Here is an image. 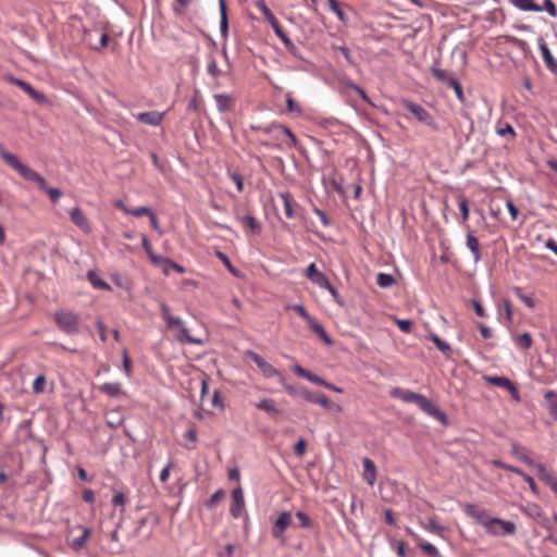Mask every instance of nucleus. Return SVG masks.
I'll use <instances>...</instances> for the list:
<instances>
[{
	"label": "nucleus",
	"mask_w": 557,
	"mask_h": 557,
	"mask_svg": "<svg viewBox=\"0 0 557 557\" xmlns=\"http://www.w3.org/2000/svg\"><path fill=\"white\" fill-rule=\"evenodd\" d=\"M237 219L243 223V225L248 227L251 231V233L260 234L262 232L261 224L257 221V219L253 215L247 214L245 216H237Z\"/></svg>",
	"instance_id": "cd10ccee"
},
{
	"label": "nucleus",
	"mask_w": 557,
	"mask_h": 557,
	"mask_svg": "<svg viewBox=\"0 0 557 557\" xmlns=\"http://www.w3.org/2000/svg\"><path fill=\"white\" fill-rule=\"evenodd\" d=\"M87 277H88L90 284L95 288L106 289V290H110L111 289L110 285L104 280L100 278L95 271H89L88 274H87Z\"/></svg>",
	"instance_id": "4c0bfd02"
},
{
	"label": "nucleus",
	"mask_w": 557,
	"mask_h": 557,
	"mask_svg": "<svg viewBox=\"0 0 557 557\" xmlns=\"http://www.w3.org/2000/svg\"><path fill=\"white\" fill-rule=\"evenodd\" d=\"M395 283H396V280L392 274L381 272L376 276V284L381 288H388V287L393 286Z\"/></svg>",
	"instance_id": "37998d69"
},
{
	"label": "nucleus",
	"mask_w": 557,
	"mask_h": 557,
	"mask_svg": "<svg viewBox=\"0 0 557 557\" xmlns=\"http://www.w3.org/2000/svg\"><path fill=\"white\" fill-rule=\"evenodd\" d=\"M363 480L369 484L373 485L376 481V467L370 458H363Z\"/></svg>",
	"instance_id": "aec40b11"
},
{
	"label": "nucleus",
	"mask_w": 557,
	"mask_h": 557,
	"mask_svg": "<svg viewBox=\"0 0 557 557\" xmlns=\"http://www.w3.org/2000/svg\"><path fill=\"white\" fill-rule=\"evenodd\" d=\"M207 72L215 81L222 75V71L219 69L216 59L212 53L208 57ZM216 85L219 86V82H216Z\"/></svg>",
	"instance_id": "2f4dec72"
},
{
	"label": "nucleus",
	"mask_w": 557,
	"mask_h": 557,
	"mask_svg": "<svg viewBox=\"0 0 557 557\" xmlns=\"http://www.w3.org/2000/svg\"><path fill=\"white\" fill-rule=\"evenodd\" d=\"M292 370H293V372L297 376L304 377V379L308 380L309 382H311L313 384H317L319 386H323L324 385L325 380L323 377H321L318 374H315V373H313V372L302 368L299 364H295L292 368Z\"/></svg>",
	"instance_id": "dca6fc26"
},
{
	"label": "nucleus",
	"mask_w": 557,
	"mask_h": 557,
	"mask_svg": "<svg viewBox=\"0 0 557 557\" xmlns=\"http://www.w3.org/2000/svg\"><path fill=\"white\" fill-rule=\"evenodd\" d=\"M536 469L537 476L541 481H543L547 486L553 490L557 485V479L555 474L547 470L545 465L543 463H536L533 466Z\"/></svg>",
	"instance_id": "2eb2a0df"
},
{
	"label": "nucleus",
	"mask_w": 557,
	"mask_h": 557,
	"mask_svg": "<svg viewBox=\"0 0 557 557\" xmlns=\"http://www.w3.org/2000/svg\"><path fill=\"white\" fill-rule=\"evenodd\" d=\"M164 117V112L159 111H148L141 112L136 115V119L147 125L158 126L161 124Z\"/></svg>",
	"instance_id": "4468645a"
},
{
	"label": "nucleus",
	"mask_w": 557,
	"mask_h": 557,
	"mask_svg": "<svg viewBox=\"0 0 557 557\" xmlns=\"http://www.w3.org/2000/svg\"><path fill=\"white\" fill-rule=\"evenodd\" d=\"M0 157L2 160L10 165L13 170H15L21 177L26 181L36 183L39 188L45 187V177L41 176L38 172L22 163L18 158L9 151H7L3 146H0Z\"/></svg>",
	"instance_id": "f03ea898"
},
{
	"label": "nucleus",
	"mask_w": 557,
	"mask_h": 557,
	"mask_svg": "<svg viewBox=\"0 0 557 557\" xmlns=\"http://www.w3.org/2000/svg\"><path fill=\"white\" fill-rule=\"evenodd\" d=\"M539 48L541 50V53H542V57H543V60H544V63H545L546 67L552 73L557 75V61L554 59V57H553L548 46L546 45V42L544 41L543 38H541L539 40Z\"/></svg>",
	"instance_id": "ddd939ff"
},
{
	"label": "nucleus",
	"mask_w": 557,
	"mask_h": 557,
	"mask_svg": "<svg viewBox=\"0 0 557 557\" xmlns=\"http://www.w3.org/2000/svg\"><path fill=\"white\" fill-rule=\"evenodd\" d=\"M54 322L58 329L67 335L79 333V315L73 311H55Z\"/></svg>",
	"instance_id": "20e7f679"
},
{
	"label": "nucleus",
	"mask_w": 557,
	"mask_h": 557,
	"mask_svg": "<svg viewBox=\"0 0 557 557\" xmlns=\"http://www.w3.org/2000/svg\"><path fill=\"white\" fill-rule=\"evenodd\" d=\"M307 441L304 437H300L294 446V453L297 457H302L307 449Z\"/></svg>",
	"instance_id": "0e129e2a"
},
{
	"label": "nucleus",
	"mask_w": 557,
	"mask_h": 557,
	"mask_svg": "<svg viewBox=\"0 0 557 557\" xmlns=\"http://www.w3.org/2000/svg\"><path fill=\"white\" fill-rule=\"evenodd\" d=\"M140 237H141V246L144 248V250L146 251L148 258L150 259V261L153 263V264H159V262H161L163 260V257L162 256H158L156 255L153 251H152V247L147 238V236L145 234H140Z\"/></svg>",
	"instance_id": "7c9ffc66"
},
{
	"label": "nucleus",
	"mask_w": 557,
	"mask_h": 557,
	"mask_svg": "<svg viewBox=\"0 0 557 557\" xmlns=\"http://www.w3.org/2000/svg\"><path fill=\"white\" fill-rule=\"evenodd\" d=\"M47 384V379L45 374H39L35 377L33 382V393L40 394L45 392Z\"/></svg>",
	"instance_id": "5fc2aeb1"
},
{
	"label": "nucleus",
	"mask_w": 557,
	"mask_h": 557,
	"mask_svg": "<svg viewBox=\"0 0 557 557\" xmlns=\"http://www.w3.org/2000/svg\"><path fill=\"white\" fill-rule=\"evenodd\" d=\"M401 107L420 123L429 126L433 131H438V125L434 116L421 104L416 103L409 99H403Z\"/></svg>",
	"instance_id": "39448f33"
},
{
	"label": "nucleus",
	"mask_w": 557,
	"mask_h": 557,
	"mask_svg": "<svg viewBox=\"0 0 557 557\" xmlns=\"http://www.w3.org/2000/svg\"><path fill=\"white\" fill-rule=\"evenodd\" d=\"M296 518L299 520V527L302 529H310L312 527L311 518L304 511H297Z\"/></svg>",
	"instance_id": "052dcab7"
},
{
	"label": "nucleus",
	"mask_w": 557,
	"mask_h": 557,
	"mask_svg": "<svg viewBox=\"0 0 557 557\" xmlns=\"http://www.w3.org/2000/svg\"><path fill=\"white\" fill-rule=\"evenodd\" d=\"M484 380L490 385L503 387V388L507 389L515 400H517V401L520 400V394H519L517 386L508 377L498 376V375H485Z\"/></svg>",
	"instance_id": "1a4fd4ad"
},
{
	"label": "nucleus",
	"mask_w": 557,
	"mask_h": 557,
	"mask_svg": "<svg viewBox=\"0 0 557 557\" xmlns=\"http://www.w3.org/2000/svg\"><path fill=\"white\" fill-rule=\"evenodd\" d=\"M259 369L262 372V374L268 379L273 377L275 375H277L280 379H281V376H283L281 374V372L276 368H274L271 363H269L268 361H265V363L261 364V367Z\"/></svg>",
	"instance_id": "6e6d98bb"
},
{
	"label": "nucleus",
	"mask_w": 557,
	"mask_h": 557,
	"mask_svg": "<svg viewBox=\"0 0 557 557\" xmlns=\"http://www.w3.org/2000/svg\"><path fill=\"white\" fill-rule=\"evenodd\" d=\"M466 244L473 256L474 262L480 261L482 256L479 239L472 233L469 232L466 237Z\"/></svg>",
	"instance_id": "393cba45"
},
{
	"label": "nucleus",
	"mask_w": 557,
	"mask_h": 557,
	"mask_svg": "<svg viewBox=\"0 0 557 557\" xmlns=\"http://www.w3.org/2000/svg\"><path fill=\"white\" fill-rule=\"evenodd\" d=\"M418 546L422 549L424 554L430 557H442L438 549L431 543L423 541L422 539L416 536Z\"/></svg>",
	"instance_id": "c9c22d12"
},
{
	"label": "nucleus",
	"mask_w": 557,
	"mask_h": 557,
	"mask_svg": "<svg viewBox=\"0 0 557 557\" xmlns=\"http://www.w3.org/2000/svg\"><path fill=\"white\" fill-rule=\"evenodd\" d=\"M431 73L437 82H440L448 87H449V81L456 79V77L454 75L449 74L447 71L442 70L435 65H433L431 67Z\"/></svg>",
	"instance_id": "c85d7f7f"
},
{
	"label": "nucleus",
	"mask_w": 557,
	"mask_h": 557,
	"mask_svg": "<svg viewBox=\"0 0 557 557\" xmlns=\"http://www.w3.org/2000/svg\"><path fill=\"white\" fill-rule=\"evenodd\" d=\"M463 510L466 515L472 518L478 524L483 525L486 532L488 529H493V527L497 524H503L506 532H512V521L503 520L500 518H493L490 516L486 509L475 504H466Z\"/></svg>",
	"instance_id": "f257e3e1"
},
{
	"label": "nucleus",
	"mask_w": 557,
	"mask_h": 557,
	"mask_svg": "<svg viewBox=\"0 0 557 557\" xmlns=\"http://www.w3.org/2000/svg\"><path fill=\"white\" fill-rule=\"evenodd\" d=\"M280 197L284 203V212L287 219H294L296 216L295 210L293 208V198L289 193L284 191L280 194Z\"/></svg>",
	"instance_id": "72a5a7b5"
},
{
	"label": "nucleus",
	"mask_w": 557,
	"mask_h": 557,
	"mask_svg": "<svg viewBox=\"0 0 557 557\" xmlns=\"http://www.w3.org/2000/svg\"><path fill=\"white\" fill-rule=\"evenodd\" d=\"M391 395L395 398L401 399L404 403H414L416 404L421 394L409 391V389L395 387L391 392Z\"/></svg>",
	"instance_id": "412c9836"
},
{
	"label": "nucleus",
	"mask_w": 557,
	"mask_h": 557,
	"mask_svg": "<svg viewBox=\"0 0 557 557\" xmlns=\"http://www.w3.org/2000/svg\"><path fill=\"white\" fill-rule=\"evenodd\" d=\"M89 535H90V530L88 528H84L82 535L73 540L72 548L74 550H81L86 545V542H87V539L89 537Z\"/></svg>",
	"instance_id": "a18cd8bd"
},
{
	"label": "nucleus",
	"mask_w": 557,
	"mask_h": 557,
	"mask_svg": "<svg viewBox=\"0 0 557 557\" xmlns=\"http://www.w3.org/2000/svg\"><path fill=\"white\" fill-rule=\"evenodd\" d=\"M331 49L334 51H339L348 64L356 65V61L352 58L350 50L346 46H338V45L333 44L331 46Z\"/></svg>",
	"instance_id": "864d4df0"
},
{
	"label": "nucleus",
	"mask_w": 557,
	"mask_h": 557,
	"mask_svg": "<svg viewBox=\"0 0 557 557\" xmlns=\"http://www.w3.org/2000/svg\"><path fill=\"white\" fill-rule=\"evenodd\" d=\"M158 265L162 267L163 272L165 274H169L170 270H174V271H176L180 274L185 273V268L183 265L174 262L173 260H171V259H169L166 257H163V260L161 262H159Z\"/></svg>",
	"instance_id": "473e14b6"
},
{
	"label": "nucleus",
	"mask_w": 557,
	"mask_h": 557,
	"mask_svg": "<svg viewBox=\"0 0 557 557\" xmlns=\"http://www.w3.org/2000/svg\"><path fill=\"white\" fill-rule=\"evenodd\" d=\"M292 309L299 315L306 322L307 324L312 321L314 318H312L308 311L306 310V308L300 305V304H295Z\"/></svg>",
	"instance_id": "680f3d73"
},
{
	"label": "nucleus",
	"mask_w": 557,
	"mask_h": 557,
	"mask_svg": "<svg viewBox=\"0 0 557 557\" xmlns=\"http://www.w3.org/2000/svg\"><path fill=\"white\" fill-rule=\"evenodd\" d=\"M228 177L235 183L237 191L244 190V177L237 172H228Z\"/></svg>",
	"instance_id": "69168bd1"
},
{
	"label": "nucleus",
	"mask_w": 557,
	"mask_h": 557,
	"mask_svg": "<svg viewBox=\"0 0 557 557\" xmlns=\"http://www.w3.org/2000/svg\"><path fill=\"white\" fill-rule=\"evenodd\" d=\"M39 189L42 190L44 193L48 194L50 197V200L53 203H57L59 201V199L61 198V196L63 195V193L60 188L50 187L46 180H45V187L39 188Z\"/></svg>",
	"instance_id": "49530a36"
},
{
	"label": "nucleus",
	"mask_w": 557,
	"mask_h": 557,
	"mask_svg": "<svg viewBox=\"0 0 557 557\" xmlns=\"http://www.w3.org/2000/svg\"><path fill=\"white\" fill-rule=\"evenodd\" d=\"M327 3H329V7H330L331 11L336 14L337 18L341 22L346 24L348 22V16L342 10L338 1L337 0H327Z\"/></svg>",
	"instance_id": "c03bdc74"
},
{
	"label": "nucleus",
	"mask_w": 557,
	"mask_h": 557,
	"mask_svg": "<svg viewBox=\"0 0 557 557\" xmlns=\"http://www.w3.org/2000/svg\"><path fill=\"white\" fill-rule=\"evenodd\" d=\"M308 326L310 327V330L317 334L320 339L327 346H332L334 344V341L331 338V336L326 333L324 326L319 323L315 319H313L312 321H310L308 323Z\"/></svg>",
	"instance_id": "5701e85b"
},
{
	"label": "nucleus",
	"mask_w": 557,
	"mask_h": 557,
	"mask_svg": "<svg viewBox=\"0 0 557 557\" xmlns=\"http://www.w3.org/2000/svg\"><path fill=\"white\" fill-rule=\"evenodd\" d=\"M177 341L181 343H188V344H202V341L200 338H196L191 335H189L188 329L183 324L180 327V334L177 335Z\"/></svg>",
	"instance_id": "e433bc0d"
},
{
	"label": "nucleus",
	"mask_w": 557,
	"mask_h": 557,
	"mask_svg": "<svg viewBox=\"0 0 557 557\" xmlns=\"http://www.w3.org/2000/svg\"><path fill=\"white\" fill-rule=\"evenodd\" d=\"M292 524V515L288 511H283L280 513L277 519L274 521L272 527V536L274 539H280L283 536L285 530Z\"/></svg>",
	"instance_id": "9b49d317"
},
{
	"label": "nucleus",
	"mask_w": 557,
	"mask_h": 557,
	"mask_svg": "<svg viewBox=\"0 0 557 557\" xmlns=\"http://www.w3.org/2000/svg\"><path fill=\"white\" fill-rule=\"evenodd\" d=\"M245 507L244 492L240 486L235 487L232 491V504L230 507V513L233 518L237 519L242 516Z\"/></svg>",
	"instance_id": "9d476101"
},
{
	"label": "nucleus",
	"mask_w": 557,
	"mask_h": 557,
	"mask_svg": "<svg viewBox=\"0 0 557 557\" xmlns=\"http://www.w3.org/2000/svg\"><path fill=\"white\" fill-rule=\"evenodd\" d=\"M278 131L287 137L286 146L289 148H297L298 140L292 129L283 124H281Z\"/></svg>",
	"instance_id": "a19ab883"
},
{
	"label": "nucleus",
	"mask_w": 557,
	"mask_h": 557,
	"mask_svg": "<svg viewBox=\"0 0 557 557\" xmlns=\"http://www.w3.org/2000/svg\"><path fill=\"white\" fill-rule=\"evenodd\" d=\"M7 81L11 84L20 87L23 91H25L33 100H35L39 104L48 103V98L45 94L36 90L29 83L26 81L16 78L12 75L7 76Z\"/></svg>",
	"instance_id": "6e6552de"
},
{
	"label": "nucleus",
	"mask_w": 557,
	"mask_h": 557,
	"mask_svg": "<svg viewBox=\"0 0 557 557\" xmlns=\"http://www.w3.org/2000/svg\"><path fill=\"white\" fill-rule=\"evenodd\" d=\"M224 496H225L224 490L219 488L206 502V507L209 509L216 507L220 504V502L224 498Z\"/></svg>",
	"instance_id": "de8ad7c7"
},
{
	"label": "nucleus",
	"mask_w": 557,
	"mask_h": 557,
	"mask_svg": "<svg viewBox=\"0 0 557 557\" xmlns=\"http://www.w3.org/2000/svg\"><path fill=\"white\" fill-rule=\"evenodd\" d=\"M512 5L518 8L521 11H534L541 12V8L533 0H509Z\"/></svg>",
	"instance_id": "c756f323"
},
{
	"label": "nucleus",
	"mask_w": 557,
	"mask_h": 557,
	"mask_svg": "<svg viewBox=\"0 0 557 557\" xmlns=\"http://www.w3.org/2000/svg\"><path fill=\"white\" fill-rule=\"evenodd\" d=\"M302 399L311 404L320 405L323 408L337 413L343 410L342 406L331 401L326 395L312 392L309 388L307 391H302Z\"/></svg>",
	"instance_id": "0eeeda50"
},
{
	"label": "nucleus",
	"mask_w": 557,
	"mask_h": 557,
	"mask_svg": "<svg viewBox=\"0 0 557 557\" xmlns=\"http://www.w3.org/2000/svg\"><path fill=\"white\" fill-rule=\"evenodd\" d=\"M449 87L454 89L455 95L457 99L461 102H466L465 94L461 84L458 82V79H450L449 81Z\"/></svg>",
	"instance_id": "4d7b16f0"
},
{
	"label": "nucleus",
	"mask_w": 557,
	"mask_h": 557,
	"mask_svg": "<svg viewBox=\"0 0 557 557\" xmlns=\"http://www.w3.org/2000/svg\"><path fill=\"white\" fill-rule=\"evenodd\" d=\"M513 293L528 308L532 309L535 307V301H534L533 297L523 294L521 287H518V286L513 287Z\"/></svg>",
	"instance_id": "8fccbe9b"
},
{
	"label": "nucleus",
	"mask_w": 557,
	"mask_h": 557,
	"mask_svg": "<svg viewBox=\"0 0 557 557\" xmlns=\"http://www.w3.org/2000/svg\"><path fill=\"white\" fill-rule=\"evenodd\" d=\"M213 98L220 112H228L233 110L235 101L231 95L215 94Z\"/></svg>",
	"instance_id": "4be33fe9"
},
{
	"label": "nucleus",
	"mask_w": 557,
	"mask_h": 557,
	"mask_svg": "<svg viewBox=\"0 0 557 557\" xmlns=\"http://www.w3.org/2000/svg\"><path fill=\"white\" fill-rule=\"evenodd\" d=\"M416 405L425 413L433 417L435 420L441 422L444 426H447L449 424V420L447 414L441 410L436 405L425 397L424 395H420L419 399L417 400Z\"/></svg>",
	"instance_id": "423d86ee"
},
{
	"label": "nucleus",
	"mask_w": 557,
	"mask_h": 557,
	"mask_svg": "<svg viewBox=\"0 0 557 557\" xmlns=\"http://www.w3.org/2000/svg\"><path fill=\"white\" fill-rule=\"evenodd\" d=\"M392 545L396 549V554L399 557H414L413 550H407L406 549V543L404 541H393Z\"/></svg>",
	"instance_id": "3c124183"
},
{
	"label": "nucleus",
	"mask_w": 557,
	"mask_h": 557,
	"mask_svg": "<svg viewBox=\"0 0 557 557\" xmlns=\"http://www.w3.org/2000/svg\"><path fill=\"white\" fill-rule=\"evenodd\" d=\"M256 407L260 410L265 411L268 416L273 420H277L278 416L282 413V410L275 406V401L271 398L261 399L256 405Z\"/></svg>",
	"instance_id": "a211bd4d"
},
{
	"label": "nucleus",
	"mask_w": 557,
	"mask_h": 557,
	"mask_svg": "<svg viewBox=\"0 0 557 557\" xmlns=\"http://www.w3.org/2000/svg\"><path fill=\"white\" fill-rule=\"evenodd\" d=\"M257 7L260 9L262 14L264 15L265 20L270 23L271 27L273 28L275 35L282 40L285 49L294 57L300 58L299 49L298 47L290 40V38L287 36V34L284 32L283 27L281 26L277 18L274 16V14L271 12V10L268 8L264 0H258Z\"/></svg>",
	"instance_id": "7ed1b4c3"
},
{
	"label": "nucleus",
	"mask_w": 557,
	"mask_h": 557,
	"mask_svg": "<svg viewBox=\"0 0 557 557\" xmlns=\"http://www.w3.org/2000/svg\"><path fill=\"white\" fill-rule=\"evenodd\" d=\"M493 463L495 467H497L499 469L513 472L520 476H521V474H523V470H521L520 468L511 466V465H507V463L503 462L502 460H494Z\"/></svg>",
	"instance_id": "bf43d9fd"
},
{
	"label": "nucleus",
	"mask_w": 557,
	"mask_h": 557,
	"mask_svg": "<svg viewBox=\"0 0 557 557\" xmlns=\"http://www.w3.org/2000/svg\"><path fill=\"white\" fill-rule=\"evenodd\" d=\"M280 382L283 385L284 389L292 396H298L302 398V391L308 389V387L306 386H296L285 383L284 376H281Z\"/></svg>",
	"instance_id": "79ce46f5"
},
{
	"label": "nucleus",
	"mask_w": 557,
	"mask_h": 557,
	"mask_svg": "<svg viewBox=\"0 0 557 557\" xmlns=\"http://www.w3.org/2000/svg\"><path fill=\"white\" fill-rule=\"evenodd\" d=\"M541 11H546L552 17L557 16V7L553 0H544L543 5H540Z\"/></svg>",
	"instance_id": "e2e57ef3"
},
{
	"label": "nucleus",
	"mask_w": 557,
	"mask_h": 557,
	"mask_svg": "<svg viewBox=\"0 0 557 557\" xmlns=\"http://www.w3.org/2000/svg\"><path fill=\"white\" fill-rule=\"evenodd\" d=\"M426 338L431 341L446 357H450L453 355L451 346L443 341L438 335L431 333Z\"/></svg>",
	"instance_id": "bb28decb"
},
{
	"label": "nucleus",
	"mask_w": 557,
	"mask_h": 557,
	"mask_svg": "<svg viewBox=\"0 0 557 557\" xmlns=\"http://www.w3.org/2000/svg\"><path fill=\"white\" fill-rule=\"evenodd\" d=\"M185 438L188 440L189 443H186L184 446L186 449L191 450L195 449V443L197 442V432L194 428L188 429L185 433Z\"/></svg>",
	"instance_id": "13d9d810"
},
{
	"label": "nucleus",
	"mask_w": 557,
	"mask_h": 557,
	"mask_svg": "<svg viewBox=\"0 0 557 557\" xmlns=\"http://www.w3.org/2000/svg\"><path fill=\"white\" fill-rule=\"evenodd\" d=\"M425 529L431 531V532H435L437 534H441L445 530L444 527H442V525H440L437 523L435 518H429L428 519V524L425 525Z\"/></svg>",
	"instance_id": "774afa93"
},
{
	"label": "nucleus",
	"mask_w": 557,
	"mask_h": 557,
	"mask_svg": "<svg viewBox=\"0 0 557 557\" xmlns=\"http://www.w3.org/2000/svg\"><path fill=\"white\" fill-rule=\"evenodd\" d=\"M99 392L110 396V397H120L123 395L122 385L119 382L114 383H103L98 386Z\"/></svg>",
	"instance_id": "a878e982"
},
{
	"label": "nucleus",
	"mask_w": 557,
	"mask_h": 557,
	"mask_svg": "<svg viewBox=\"0 0 557 557\" xmlns=\"http://www.w3.org/2000/svg\"><path fill=\"white\" fill-rule=\"evenodd\" d=\"M458 207L460 210L461 220L462 222H466L469 219L470 207L469 201L465 196L458 197Z\"/></svg>",
	"instance_id": "09e8293b"
},
{
	"label": "nucleus",
	"mask_w": 557,
	"mask_h": 557,
	"mask_svg": "<svg viewBox=\"0 0 557 557\" xmlns=\"http://www.w3.org/2000/svg\"><path fill=\"white\" fill-rule=\"evenodd\" d=\"M305 275L308 280H310L313 284H315L317 286H319L321 288L326 286L327 283L330 282L327 276L323 272L318 270L314 262L310 263L307 267V269L305 271Z\"/></svg>",
	"instance_id": "f8f14e48"
},
{
	"label": "nucleus",
	"mask_w": 557,
	"mask_h": 557,
	"mask_svg": "<svg viewBox=\"0 0 557 557\" xmlns=\"http://www.w3.org/2000/svg\"><path fill=\"white\" fill-rule=\"evenodd\" d=\"M549 413L557 419V393L547 391L544 395Z\"/></svg>",
	"instance_id": "f704fd0d"
},
{
	"label": "nucleus",
	"mask_w": 557,
	"mask_h": 557,
	"mask_svg": "<svg viewBox=\"0 0 557 557\" xmlns=\"http://www.w3.org/2000/svg\"><path fill=\"white\" fill-rule=\"evenodd\" d=\"M71 221L78 226L83 232L89 233L91 227L83 211L79 208H73L70 211Z\"/></svg>",
	"instance_id": "f3484780"
},
{
	"label": "nucleus",
	"mask_w": 557,
	"mask_h": 557,
	"mask_svg": "<svg viewBox=\"0 0 557 557\" xmlns=\"http://www.w3.org/2000/svg\"><path fill=\"white\" fill-rule=\"evenodd\" d=\"M515 343L522 349H530L533 345V339L530 333L524 332L520 335L515 336Z\"/></svg>",
	"instance_id": "ea45409f"
},
{
	"label": "nucleus",
	"mask_w": 557,
	"mask_h": 557,
	"mask_svg": "<svg viewBox=\"0 0 557 557\" xmlns=\"http://www.w3.org/2000/svg\"><path fill=\"white\" fill-rule=\"evenodd\" d=\"M510 453H511V455L517 457L520 461H522L523 463H525L530 467H533L535 465L534 460L531 459L527 455L525 448L523 446H521L520 444H518L517 442L511 443Z\"/></svg>",
	"instance_id": "b1692460"
},
{
	"label": "nucleus",
	"mask_w": 557,
	"mask_h": 557,
	"mask_svg": "<svg viewBox=\"0 0 557 557\" xmlns=\"http://www.w3.org/2000/svg\"><path fill=\"white\" fill-rule=\"evenodd\" d=\"M215 256L222 261L226 269L236 277L239 276V271L232 264L230 258L222 251L218 250Z\"/></svg>",
	"instance_id": "603ef678"
},
{
	"label": "nucleus",
	"mask_w": 557,
	"mask_h": 557,
	"mask_svg": "<svg viewBox=\"0 0 557 557\" xmlns=\"http://www.w3.org/2000/svg\"><path fill=\"white\" fill-rule=\"evenodd\" d=\"M127 502H128V499H127L126 495L124 494V492L114 490V494L112 496L111 504L114 507H120L121 513H123L125 511V505L127 504Z\"/></svg>",
	"instance_id": "58836bf2"
},
{
	"label": "nucleus",
	"mask_w": 557,
	"mask_h": 557,
	"mask_svg": "<svg viewBox=\"0 0 557 557\" xmlns=\"http://www.w3.org/2000/svg\"><path fill=\"white\" fill-rule=\"evenodd\" d=\"M219 9H220V33L224 40L227 39L228 36V15H227V5L225 0H219Z\"/></svg>",
	"instance_id": "6ab92c4d"
},
{
	"label": "nucleus",
	"mask_w": 557,
	"mask_h": 557,
	"mask_svg": "<svg viewBox=\"0 0 557 557\" xmlns=\"http://www.w3.org/2000/svg\"><path fill=\"white\" fill-rule=\"evenodd\" d=\"M286 107L288 112H296L300 114L302 111L298 102L293 99L290 95H286Z\"/></svg>",
	"instance_id": "338daca9"
}]
</instances>
